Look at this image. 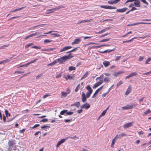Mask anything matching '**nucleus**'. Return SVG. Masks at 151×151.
<instances>
[{
	"label": "nucleus",
	"instance_id": "nucleus-31",
	"mask_svg": "<svg viewBox=\"0 0 151 151\" xmlns=\"http://www.w3.org/2000/svg\"><path fill=\"white\" fill-rule=\"evenodd\" d=\"M109 29L108 28L104 29H103V30H101L99 31V32H98V33L99 34H101V33L104 32L105 31L108 30Z\"/></svg>",
	"mask_w": 151,
	"mask_h": 151
},
{
	"label": "nucleus",
	"instance_id": "nucleus-4",
	"mask_svg": "<svg viewBox=\"0 0 151 151\" xmlns=\"http://www.w3.org/2000/svg\"><path fill=\"white\" fill-rule=\"evenodd\" d=\"M100 7L102 8L109 9H116V8L115 7L107 5H101Z\"/></svg>",
	"mask_w": 151,
	"mask_h": 151
},
{
	"label": "nucleus",
	"instance_id": "nucleus-63",
	"mask_svg": "<svg viewBox=\"0 0 151 151\" xmlns=\"http://www.w3.org/2000/svg\"><path fill=\"white\" fill-rule=\"evenodd\" d=\"M61 73L58 74L56 76L55 78H60V77H61Z\"/></svg>",
	"mask_w": 151,
	"mask_h": 151
},
{
	"label": "nucleus",
	"instance_id": "nucleus-1",
	"mask_svg": "<svg viewBox=\"0 0 151 151\" xmlns=\"http://www.w3.org/2000/svg\"><path fill=\"white\" fill-rule=\"evenodd\" d=\"M15 144V141L14 140H12L9 141L8 142L9 147L8 148L9 151H11L12 150L11 147L14 145Z\"/></svg>",
	"mask_w": 151,
	"mask_h": 151
},
{
	"label": "nucleus",
	"instance_id": "nucleus-2",
	"mask_svg": "<svg viewBox=\"0 0 151 151\" xmlns=\"http://www.w3.org/2000/svg\"><path fill=\"white\" fill-rule=\"evenodd\" d=\"M73 112L72 111H68L67 110H65L61 111L60 114L62 115H64L65 116L67 115H71L73 114Z\"/></svg>",
	"mask_w": 151,
	"mask_h": 151
},
{
	"label": "nucleus",
	"instance_id": "nucleus-11",
	"mask_svg": "<svg viewBox=\"0 0 151 151\" xmlns=\"http://www.w3.org/2000/svg\"><path fill=\"white\" fill-rule=\"evenodd\" d=\"M72 48L71 46H66L63 47V48L61 49L60 51V52H62L63 51L67 50Z\"/></svg>",
	"mask_w": 151,
	"mask_h": 151
},
{
	"label": "nucleus",
	"instance_id": "nucleus-43",
	"mask_svg": "<svg viewBox=\"0 0 151 151\" xmlns=\"http://www.w3.org/2000/svg\"><path fill=\"white\" fill-rule=\"evenodd\" d=\"M91 19H87V20H83L82 21V23H84L86 22H90L91 21Z\"/></svg>",
	"mask_w": 151,
	"mask_h": 151
},
{
	"label": "nucleus",
	"instance_id": "nucleus-23",
	"mask_svg": "<svg viewBox=\"0 0 151 151\" xmlns=\"http://www.w3.org/2000/svg\"><path fill=\"white\" fill-rule=\"evenodd\" d=\"M66 60L71 58L73 57V56L71 54H69L67 56H64Z\"/></svg>",
	"mask_w": 151,
	"mask_h": 151
},
{
	"label": "nucleus",
	"instance_id": "nucleus-38",
	"mask_svg": "<svg viewBox=\"0 0 151 151\" xmlns=\"http://www.w3.org/2000/svg\"><path fill=\"white\" fill-rule=\"evenodd\" d=\"M92 93L87 92L86 93V95L87 98H88L91 96V94Z\"/></svg>",
	"mask_w": 151,
	"mask_h": 151
},
{
	"label": "nucleus",
	"instance_id": "nucleus-29",
	"mask_svg": "<svg viewBox=\"0 0 151 151\" xmlns=\"http://www.w3.org/2000/svg\"><path fill=\"white\" fill-rule=\"evenodd\" d=\"M111 80V79L108 77H105L104 80V81L105 82H107Z\"/></svg>",
	"mask_w": 151,
	"mask_h": 151
},
{
	"label": "nucleus",
	"instance_id": "nucleus-22",
	"mask_svg": "<svg viewBox=\"0 0 151 151\" xmlns=\"http://www.w3.org/2000/svg\"><path fill=\"white\" fill-rule=\"evenodd\" d=\"M86 89L88 91V92H89L91 93H92L93 91V90L91 87L89 85H88L86 87Z\"/></svg>",
	"mask_w": 151,
	"mask_h": 151
},
{
	"label": "nucleus",
	"instance_id": "nucleus-17",
	"mask_svg": "<svg viewBox=\"0 0 151 151\" xmlns=\"http://www.w3.org/2000/svg\"><path fill=\"white\" fill-rule=\"evenodd\" d=\"M103 63L105 67H107L110 65V62L107 61H104Z\"/></svg>",
	"mask_w": 151,
	"mask_h": 151
},
{
	"label": "nucleus",
	"instance_id": "nucleus-15",
	"mask_svg": "<svg viewBox=\"0 0 151 151\" xmlns=\"http://www.w3.org/2000/svg\"><path fill=\"white\" fill-rule=\"evenodd\" d=\"M140 1L139 0H135L134 1V4L135 6L137 7H139L140 5Z\"/></svg>",
	"mask_w": 151,
	"mask_h": 151
},
{
	"label": "nucleus",
	"instance_id": "nucleus-30",
	"mask_svg": "<svg viewBox=\"0 0 151 151\" xmlns=\"http://www.w3.org/2000/svg\"><path fill=\"white\" fill-rule=\"evenodd\" d=\"M142 24V22H140L139 23H134L132 24H128L127 25V26H134L136 25H137L138 24Z\"/></svg>",
	"mask_w": 151,
	"mask_h": 151
},
{
	"label": "nucleus",
	"instance_id": "nucleus-19",
	"mask_svg": "<svg viewBox=\"0 0 151 151\" xmlns=\"http://www.w3.org/2000/svg\"><path fill=\"white\" fill-rule=\"evenodd\" d=\"M124 72L122 71H120L119 72H115L113 74V75L115 77H117L119 75L124 73Z\"/></svg>",
	"mask_w": 151,
	"mask_h": 151
},
{
	"label": "nucleus",
	"instance_id": "nucleus-37",
	"mask_svg": "<svg viewBox=\"0 0 151 151\" xmlns=\"http://www.w3.org/2000/svg\"><path fill=\"white\" fill-rule=\"evenodd\" d=\"M33 45H34V43H29L26 45L25 46V47L26 48H27Z\"/></svg>",
	"mask_w": 151,
	"mask_h": 151
},
{
	"label": "nucleus",
	"instance_id": "nucleus-16",
	"mask_svg": "<svg viewBox=\"0 0 151 151\" xmlns=\"http://www.w3.org/2000/svg\"><path fill=\"white\" fill-rule=\"evenodd\" d=\"M132 125V122H129L124 125V128L125 129L129 128Z\"/></svg>",
	"mask_w": 151,
	"mask_h": 151
},
{
	"label": "nucleus",
	"instance_id": "nucleus-57",
	"mask_svg": "<svg viewBox=\"0 0 151 151\" xmlns=\"http://www.w3.org/2000/svg\"><path fill=\"white\" fill-rule=\"evenodd\" d=\"M70 90L69 88H67L66 89V93L68 94L70 92Z\"/></svg>",
	"mask_w": 151,
	"mask_h": 151
},
{
	"label": "nucleus",
	"instance_id": "nucleus-24",
	"mask_svg": "<svg viewBox=\"0 0 151 151\" xmlns=\"http://www.w3.org/2000/svg\"><path fill=\"white\" fill-rule=\"evenodd\" d=\"M108 3L110 4H116L115 0H111L108 1Z\"/></svg>",
	"mask_w": 151,
	"mask_h": 151
},
{
	"label": "nucleus",
	"instance_id": "nucleus-3",
	"mask_svg": "<svg viewBox=\"0 0 151 151\" xmlns=\"http://www.w3.org/2000/svg\"><path fill=\"white\" fill-rule=\"evenodd\" d=\"M62 7L61 6H59L57 7L54 8L53 9H48L47 10V11L49 12V13H50L53 12L55 11H58L60 9L62 8Z\"/></svg>",
	"mask_w": 151,
	"mask_h": 151
},
{
	"label": "nucleus",
	"instance_id": "nucleus-27",
	"mask_svg": "<svg viewBox=\"0 0 151 151\" xmlns=\"http://www.w3.org/2000/svg\"><path fill=\"white\" fill-rule=\"evenodd\" d=\"M46 25V24H40V25H37V26H35L34 27H31L30 28V29H35V28L38 27V26H42L43 25Z\"/></svg>",
	"mask_w": 151,
	"mask_h": 151
},
{
	"label": "nucleus",
	"instance_id": "nucleus-50",
	"mask_svg": "<svg viewBox=\"0 0 151 151\" xmlns=\"http://www.w3.org/2000/svg\"><path fill=\"white\" fill-rule=\"evenodd\" d=\"M8 46V45H4L3 46H0V49H3L4 48V47H7Z\"/></svg>",
	"mask_w": 151,
	"mask_h": 151
},
{
	"label": "nucleus",
	"instance_id": "nucleus-39",
	"mask_svg": "<svg viewBox=\"0 0 151 151\" xmlns=\"http://www.w3.org/2000/svg\"><path fill=\"white\" fill-rule=\"evenodd\" d=\"M151 111L149 109H148L147 111H146L144 113L143 115H146L147 114L150 113Z\"/></svg>",
	"mask_w": 151,
	"mask_h": 151
},
{
	"label": "nucleus",
	"instance_id": "nucleus-26",
	"mask_svg": "<svg viewBox=\"0 0 151 151\" xmlns=\"http://www.w3.org/2000/svg\"><path fill=\"white\" fill-rule=\"evenodd\" d=\"M9 59H6V60H2L0 62V65L2 64L7 63L9 62Z\"/></svg>",
	"mask_w": 151,
	"mask_h": 151
},
{
	"label": "nucleus",
	"instance_id": "nucleus-59",
	"mask_svg": "<svg viewBox=\"0 0 151 151\" xmlns=\"http://www.w3.org/2000/svg\"><path fill=\"white\" fill-rule=\"evenodd\" d=\"M5 113L7 117H8V114H9L8 111L6 109L5 110Z\"/></svg>",
	"mask_w": 151,
	"mask_h": 151
},
{
	"label": "nucleus",
	"instance_id": "nucleus-40",
	"mask_svg": "<svg viewBox=\"0 0 151 151\" xmlns=\"http://www.w3.org/2000/svg\"><path fill=\"white\" fill-rule=\"evenodd\" d=\"M65 78L66 79H71L73 78V77L71 76H70L69 75H68L66 76L65 77Z\"/></svg>",
	"mask_w": 151,
	"mask_h": 151
},
{
	"label": "nucleus",
	"instance_id": "nucleus-20",
	"mask_svg": "<svg viewBox=\"0 0 151 151\" xmlns=\"http://www.w3.org/2000/svg\"><path fill=\"white\" fill-rule=\"evenodd\" d=\"M131 91H132L131 87L129 85V86L127 90V91L126 92V93H125L126 95H128L131 92Z\"/></svg>",
	"mask_w": 151,
	"mask_h": 151
},
{
	"label": "nucleus",
	"instance_id": "nucleus-52",
	"mask_svg": "<svg viewBox=\"0 0 151 151\" xmlns=\"http://www.w3.org/2000/svg\"><path fill=\"white\" fill-rule=\"evenodd\" d=\"M32 48H35V49H41V47L39 46H33L32 47Z\"/></svg>",
	"mask_w": 151,
	"mask_h": 151
},
{
	"label": "nucleus",
	"instance_id": "nucleus-44",
	"mask_svg": "<svg viewBox=\"0 0 151 151\" xmlns=\"http://www.w3.org/2000/svg\"><path fill=\"white\" fill-rule=\"evenodd\" d=\"M80 84H78L76 88L75 89V91L76 92H77L78 91V90L80 88Z\"/></svg>",
	"mask_w": 151,
	"mask_h": 151
},
{
	"label": "nucleus",
	"instance_id": "nucleus-18",
	"mask_svg": "<svg viewBox=\"0 0 151 151\" xmlns=\"http://www.w3.org/2000/svg\"><path fill=\"white\" fill-rule=\"evenodd\" d=\"M81 105L80 103L79 102H75L74 104H72L71 106H75L77 108H79Z\"/></svg>",
	"mask_w": 151,
	"mask_h": 151
},
{
	"label": "nucleus",
	"instance_id": "nucleus-60",
	"mask_svg": "<svg viewBox=\"0 0 151 151\" xmlns=\"http://www.w3.org/2000/svg\"><path fill=\"white\" fill-rule=\"evenodd\" d=\"M108 92H106V93L103 94L102 96L103 97H105L106 96V95L108 94Z\"/></svg>",
	"mask_w": 151,
	"mask_h": 151
},
{
	"label": "nucleus",
	"instance_id": "nucleus-35",
	"mask_svg": "<svg viewBox=\"0 0 151 151\" xmlns=\"http://www.w3.org/2000/svg\"><path fill=\"white\" fill-rule=\"evenodd\" d=\"M88 72H86L84 75L81 78V79H84L86 78L88 76Z\"/></svg>",
	"mask_w": 151,
	"mask_h": 151
},
{
	"label": "nucleus",
	"instance_id": "nucleus-36",
	"mask_svg": "<svg viewBox=\"0 0 151 151\" xmlns=\"http://www.w3.org/2000/svg\"><path fill=\"white\" fill-rule=\"evenodd\" d=\"M52 41V40L50 39H46L44 41V43H47L51 42Z\"/></svg>",
	"mask_w": 151,
	"mask_h": 151
},
{
	"label": "nucleus",
	"instance_id": "nucleus-6",
	"mask_svg": "<svg viewBox=\"0 0 151 151\" xmlns=\"http://www.w3.org/2000/svg\"><path fill=\"white\" fill-rule=\"evenodd\" d=\"M90 105L89 104H88L87 103H86L82 105L81 107V109L86 108V109H88L90 108Z\"/></svg>",
	"mask_w": 151,
	"mask_h": 151
},
{
	"label": "nucleus",
	"instance_id": "nucleus-42",
	"mask_svg": "<svg viewBox=\"0 0 151 151\" xmlns=\"http://www.w3.org/2000/svg\"><path fill=\"white\" fill-rule=\"evenodd\" d=\"M129 107L130 108V109L133 108L135 106V105L134 104H129Z\"/></svg>",
	"mask_w": 151,
	"mask_h": 151
},
{
	"label": "nucleus",
	"instance_id": "nucleus-9",
	"mask_svg": "<svg viewBox=\"0 0 151 151\" xmlns=\"http://www.w3.org/2000/svg\"><path fill=\"white\" fill-rule=\"evenodd\" d=\"M103 86H102L101 87H100L99 88H98L96 90V91L94 93L93 95L92 96V97L93 98H94L96 97L95 95L96 94H97L100 91L102 88H103Z\"/></svg>",
	"mask_w": 151,
	"mask_h": 151
},
{
	"label": "nucleus",
	"instance_id": "nucleus-49",
	"mask_svg": "<svg viewBox=\"0 0 151 151\" xmlns=\"http://www.w3.org/2000/svg\"><path fill=\"white\" fill-rule=\"evenodd\" d=\"M51 35H54L55 37H59L60 36L59 34L57 33H53L51 34Z\"/></svg>",
	"mask_w": 151,
	"mask_h": 151
},
{
	"label": "nucleus",
	"instance_id": "nucleus-56",
	"mask_svg": "<svg viewBox=\"0 0 151 151\" xmlns=\"http://www.w3.org/2000/svg\"><path fill=\"white\" fill-rule=\"evenodd\" d=\"M62 143L61 142H60V141H59L57 143V145H56V147H58Z\"/></svg>",
	"mask_w": 151,
	"mask_h": 151
},
{
	"label": "nucleus",
	"instance_id": "nucleus-12",
	"mask_svg": "<svg viewBox=\"0 0 151 151\" xmlns=\"http://www.w3.org/2000/svg\"><path fill=\"white\" fill-rule=\"evenodd\" d=\"M81 41V40L80 38L76 39L74 41L72 42V45H74L76 44H78Z\"/></svg>",
	"mask_w": 151,
	"mask_h": 151
},
{
	"label": "nucleus",
	"instance_id": "nucleus-33",
	"mask_svg": "<svg viewBox=\"0 0 151 151\" xmlns=\"http://www.w3.org/2000/svg\"><path fill=\"white\" fill-rule=\"evenodd\" d=\"M122 109L124 110H127L130 109V108L129 107V106L127 105L123 107L122 108Z\"/></svg>",
	"mask_w": 151,
	"mask_h": 151
},
{
	"label": "nucleus",
	"instance_id": "nucleus-62",
	"mask_svg": "<svg viewBox=\"0 0 151 151\" xmlns=\"http://www.w3.org/2000/svg\"><path fill=\"white\" fill-rule=\"evenodd\" d=\"M37 60H38L37 59L35 58L34 60L30 61V63H31V64L32 63H34L37 61Z\"/></svg>",
	"mask_w": 151,
	"mask_h": 151
},
{
	"label": "nucleus",
	"instance_id": "nucleus-47",
	"mask_svg": "<svg viewBox=\"0 0 151 151\" xmlns=\"http://www.w3.org/2000/svg\"><path fill=\"white\" fill-rule=\"evenodd\" d=\"M123 83V82L122 81H120L119 82L117 83L116 86L117 87H118Z\"/></svg>",
	"mask_w": 151,
	"mask_h": 151
},
{
	"label": "nucleus",
	"instance_id": "nucleus-5",
	"mask_svg": "<svg viewBox=\"0 0 151 151\" xmlns=\"http://www.w3.org/2000/svg\"><path fill=\"white\" fill-rule=\"evenodd\" d=\"M103 79L100 80L99 81L97 82L96 83L94 84V85L93 87V88L95 89L103 83Z\"/></svg>",
	"mask_w": 151,
	"mask_h": 151
},
{
	"label": "nucleus",
	"instance_id": "nucleus-55",
	"mask_svg": "<svg viewBox=\"0 0 151 151\" xmlns=\"http://www.w3.org/2000/svg\"><path fill=\"white\" fill-rule=\"evenodd\" d=\"M47 127L50 128V127L49 126L44 125V126H42V127H41V129H44L45 128H47Z\"/></svg>",
	"mask_w": 151,
	"mask_h": 151
},
{
	"label": "nucleus",
	"instance_id": "nucleus-58",
	"mask_svg": "<svg viewBox=\"0 0 151 151\" xmlns=\"http://www.w3.org/2000/svg\"><path fill=\"white\" fill-rule=\"evenodd\" d=\"M151 60V58H148L146 60L145 64H147Z\"/></svg>",
	"mask_w": 151,
	"mask_h": 151
},
{
	"label": "nucleus",
	"instance_id": "nucleus-28",
	"mask_svg": "<svg viewBox=\"0 0 151 151\" xmlns=\"http://www.w3.org/2000/svg\"><path fill=\"white\" fill-rule=\"evenodd\" d=\"M67 95L68 94L66 92H61V97L65 98L67 96Z\"/></svg>",
	"mask_w": 151,
	"mask_h": 151
},
{
	"label": "nucleus",
	"instance_id": "nucleus-64",
	"mask_svg": "<svg viewBox=\"0 0 151 151\" xmlns=\"http://www.w3.org/2000/svg\"><path fill=\"white\" fill-rule=\"evenodd\" d=\"M40 126L39 124H35L34 126L32 127L33 128H35L39 127Z\"/></svg>",
	"mask_w": 151,
	"mask_h": 151
},
{
	"label": "nucleus",
	"instance_id": "nucleus-32",
	"mask_svg": "<svg viewBox=\"0 0 151 151\" xmlns=\"http://www.w3.org/2000/svg\"><path fill=\"white\" fill-rule=\"evenodd\" d=\"M68 69L70 71L75 70H76V68L75 67L73 66H71L69 67Z\"/></svg>",
	"mask_w": 151,
	"mask_h": 151
},
{
	"label": "nucleus",
	"instance_id": "nucleus-51",
	"mask_svg": "<svg viewBox=\"0 0 151 151\" xmlns=\"http://www.w3.org/2000/svg\"><path fill=\"white\" fill-rule=\"evenodd\" d=\"M67 139V137L65 139H63L60 140V142H61V143L62 144L63 142H64Z\"/></svg>",
	"mask_w": 151,
	"mask_h": 151
},
{
	"label": "nucleus",
	"instance_id": "nucleus-7",
	"mask_svg": "<svg viewBox=\"0 0 151 151\" xmlns=\"http://www.w3.org/2000/svg\"><path fill=\"white\" fill-rule=\"evenodd\" d=\"M57 59L58 63H59L60 64H62L66 60L64 56L59 58Z\"/></svg>",
	"mask_w": 151,
	"mask_h": 151
},
{
	"label": "nucleus",
	"instance_id": "nucleus-8",
	"mask_svg": "<svg viewBox=\"0 0 151 151\" xmlns=\"http://www.w3.org/2000/svg\"><path fill=\"white\" fill-rule=\"evenodd\" d=\"M127 135L124 133H122L120 134H117L115 137V138L116 139L121 138L124 136H126Z\"/></svg>",
	"mask_w": 151,
	"mask_h": 151
},
{
	"label": "nucleus",
	"instance_id": "nucleus-53",
	"mask_svg": "<svg viewBox=\"0 0 151 151\" xmlns=\"http://www.w3.org/2000/svg\"><path fill=\"white\" fill-rule=\"evenodd\" d=\"M121 57L120 56H117L115 59V61H118V60H119L120 59V58Z\"/></svg>",
	"mask_w": 151,
	"mask_h": 151
},
{
	"label": "nucleus",
	"instance_id": "nucleus-46",
	"mask_svg": "<svg viewBox=\"0 0 151 151\" xmlns=\"http://www.w3.org/2000/svg\"><path fill=\"white\" fill-rule=\"evenodd\" d=\"M116 47H115L113 49H112V50H106V51H107V52H112V51H113L114 50H115V49Z\"/></svg>",
	"mask_w": 151,
	"mask_h": 151
},
{
	"label": "nucleus",
	"instance_id": "nucleus-61",
	"mask_svg": "<svg viewBox=\"0 0 151 151\" xmlns=\"http://www.w3.org/2000/svg\"><path fill=\"white\" fill-rule=\"evenodd\" d=\"M24 72H22V71H16L15 72H14V73H18V74H20L22 73H23Z\"/></svg>",
	"mask_w": 151,
	"mask_h": 151
},
{
	"label": "nucleus",
	"instance_id": "nucleus-13",
	"mask_svg": "<svg viewBox=\"0 0 151 151\" xmlns=\"http://www.w3.org/2000/svg\"><path fill=\"white\" fill-rule=\"evenodd\" d=\"M82 101L83 103H84L86 101V96L85 93L83 92L82 94Z\"/></svg>",
	"mask_w": 151,
	"mask_h": 151
},
{
	"label": "nucleus",
	"instance_id": "nucleus-54",
	"mask_svg": "<svg viewBox=\"0 0 151 151\" xmlns=\"http://www.w3.org/2000/svg\"><path fill=\"white\" fill-rule=\"evenodd\" d=\"M47 122L48 120L46 119H43L40 121V122Z\"/></svg>",
	"mask_w": 151,
	"mask_h": 151
},
{
	"label": "nucleus",
	"instance_id": "nucleus-14",
	"mask_svg": "<svg viewBox=\"0 0 151 151\" xmlns=\"http://www.w3.org/2000/svg\"><path fill=\"white\" fill-rule=\"evenodd\" d=\"M128 9L127 8L125 7L121 9H117L116 10L117 12H124Z\"/></svg>",
	"mask_w": 151,
	"mask_h": 151
},
{
	"label": "nucleus",
	"instance_id": "nucleus-45",
	"mask_svg": "<svg viewBox=\"0 0 151 151\" xmlns=\"http://www.w3.org/2000/svg\"><path fill=\"white\" fill-rule=\"evenodd\" d=\"M106 111H104L101 114H100V116H104L106 113Z\"/></svg>",
	"mask_w": 151,
	"mask_h": 151
},
{
	"label": "nucleus",
	"instance_id": "nucleus-21",
	"mask_svg": "<svg viewBox=\"0 0 151 151\" xmlns=\"http://www.w3.org/2000/svg\"><path fill=\"white\" fill-rule=\"evenodd\" d=\"M55 48H49V49H44L42 50V51H44L50 52L55 50Z\"/></svg>",
	"mask_w": 151,
	"mask_h": 151
},
{
	"label": "nucleus",
	"instance_id": "nucleus-10",
	"mask_svg": "<svg viewBox=\"0 0 151 151\" xmlns=\"http://www.w3.org/2000/svg\"><path fill=\"white\" fill-rule=\"evenodd\" d=\"M137 74V73L136 72H133L131 73L128 76H126L125 78V79H127L128 78H130L132 77L133 76H135Z\"/></svg>",
	"mask_w": 151,
	"mask_h": 151
},
{
	"label": "nucleus",
	"instance_id": "nucleus-48",
	"mask_svg": "<svg viewBox=\"0 0 151 151\" xmlns=\"http://www.w3.org/2000/svg\"><path fill=\"white\" fill-rule=\"evenodd\" d=\"M50 96V93H47V94H46L43 97V98L44 99H45L46 97H47L49 96Z\"/></svg>",
	"mask_w": 151,
	"mask_h": 151
},
{
	"label": "nucleus",
	"instance_id": "nucleus-25",
	"mask_svg": "<svg viewBox=\"0 0 151 151\" xmlns=\"http://www.w3.org/2000/svg\"><path fill=\"white\" fill-rule=\"evenodd\" d=\"M116 138H115V137L112 140V143L111 145V147L113 148L114 147V145L115 144V141H116Z\"/></svg>",
	"mask_w": 151,
	"mask_h": 151
},
{
	"label": "nucleus",
	"instance_id": "nucleus-41",
	"mask_svg": "<svg viewBox=\"0 0 151 151\" xmlns=\"http://www.w3.org/2000/svg\"><path fill=\"white\" fill-rule=\"evenodd\" d=\"M110 39H104L99 41V42H104L108 41Z\"/></svg>",
	"mask_w": 151,
	"mask_h": 151
},
{
	"label": "nucleus",
	"instance_id": "nucleus-34",
	"mask_svg": "<svg viewBox=\"0 0 151 151\" xmlns=\"http://www.w3.org/2000/svg\"><path fill=\"white\" fill-rule=\"evenodd\" d=\"M67 139H74L76 138V139H79V138L78 137H76V136H75L73 137H70V136L67 137Z\"/></svg>",
	"mask_w": 151,
	"mask_h": 151
}]
</instances>
